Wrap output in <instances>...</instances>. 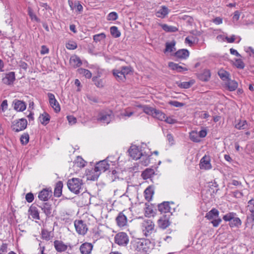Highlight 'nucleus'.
Listing matches in <instances>:
<instances>
[{"label":"nucleus","instance_id":"58836bf2","mask_svg":"<svg viewBox=\"0 0 254 254\" xmlns=\"http://www.w3.org/2000/svg\"><path fill=\"white\" fill-rule=\"evenodd\" d=\"M153 113L152 117L154 118H156L160 121H164V119H165V114L161 111L155 109Z\"/></svg>","mask_w":254,"mask_h":254},{"label":"nucleus","instance_id":"bb28decb","mask_svg":"<svg viewBox=\"0 0 254 254\" xmlns=\"http://www.w3.org/2000/svg\"><path fill=\"white\" fill-rule=\"evenodd\" d=\"M63 187V183L62 181H58L56 184L54 190V195L56 197H60L62 193V189Z\"/></svg>","mask_w":254,"mask_h":254},{"label":"nucleus","instance_id":"6e6d98bb","mask_svg":"<svg viewBox=\"0 0 254 254\" xmlns=\"http://www.w3.org/2000/svg\"><path fill=\"white\" fill-rule=\"evenodd\" d=\"M120 71H121L122 73H124L125 76L131 71L130 67L128 66H123L121 67Z\"/></svg>","mask_w":254,"mask_h":254},{"label":"nucleus","instance_id":"3c124183","mask_svg":"<svg viewBox=\"0 0 254 254\" xmlns=\"http://www.w3.org/2000/svg\"><path fill=\"white\" fill-rule=\"evenodd\" d=\"M143 108V111L145 113L149 115H151L152 116H153V112L155 109V108L147 106H145Z\"/></svg>","mask_w":254,"mask_h":254},{"label":"nucleus","instance_id":"69168bd1","mask_svg":"<svg viewBox=\"0 0 254 254\" xmlns=\"http://www.w3.org/2000/svg\"><path fill=\"white\" fill-rule=\"evenodd\" d=\"M7 100H4L1 104V109L2 111L4 112L7 109Z\"/></svg>","mask_w":254,"mask_h":254},{"label":"nucleus","instance_id":"6e6552de","mask_svg":"<svg viewBox=\"0 0 254 254\" xmlns=\"http://www.w3.org/2000/svg\"><path fill=\"white\" fill-rule=\"evenodd\" d=\"M128 242V237L125 232H119L115 235V242L119 246H126Z\"/></svg>","mask_w":254,"mask_h":254},{"label":"nucleus","instance_id":"a18cd8bd","mask_svg":"<svg viewBox=\"0 0 254 254\" xmlns=\"http://www.w3.org/2000/svg\"><path fill=\"white\" fill-rule=\"evenodd\" d=\"M29 140V135L28 133H23L20 137V142L22 145H26Z\"/></svg>","mask_w":254,"mask_h":254},{"label":"nucleus","instance_id":"ddd939ff","mask_svg":"<svg viewBox=\"0 0 254 254\" xmlns=\"http://www.w3.org/2000/svg\"><path fill=\"white\" fill-rule=\"evenodd\" d=\"M174 204L172 201H164L162 203L158 204V209L161 213H170V215H172V212L171 211V207L170 204Z\"/></svg>","mask_w":254,"mask_h":254},{"label":"nucleus","instance_id":"37998d69","mask_svg":"<svg viewBox=\"0 0 254 254\" xmlns=\"http://www.w3.org/2000/svg\"><path fill=\"white\" fill-rule=\"evenodd\" d=\"M51 232L48 231L46 229H43L41 232L42 238L46 241H49L51 239Z\"/></svg>","mask_w":254,"mask_h":254},{"label":"nucleus","instance_id":"7c9ffc66","mask_svg":"<svg viewBox=\"0 0 254 254\" xmlns=\"http://www.w3.org/2000/svg\"><path fill=\"white\" fill-rule=\"evenodd\" d=\"M218 75L223 81H227L230 79V73L222 68L218 71Z\"/></svg>","mask_w":254,"mask_h":254},{"label":"nucleus","instance_id":"9d476101","mask_svg":"<svg viewBox=\"0 0 254 254\" xmlns=\"http://www.w3.org/2000/svg\"><path fill=\"white\" fill-rule=\"evenodd\" d=\"M77 233L80 235H84L88 230L86 224L82 220H75L74 222Z\"/></svg>","mask_w":254,"mask_h":254},{"label":"nucleus","instance_id":"4c0bfd02","mask_svg":"<svg viewBox=\"0 0 254 254\" xmlns=\"http://www.w3.org/2000/svg\"><path fill=\"white\" fill-rule=\"evenodd\" d=\"M27 12L31 20H35L37 22H40V19L36 16L31 7H28Z\"/></svg>","mask_w":254,"mask_h":254},{"label":"nucleus","instance_id":"f3484780","mask_svg":"<svg viewBox=\"0 0 254 254\" xmlns=\"http://www.w3.org/2000/svg\"><path fill=\"white\" fill-rule=\"evenodd\" d=\"M128 151L130 157L135 160L139 159L142 156V153L136 145H131Z\"/></svg>","mask_w":254,"mask_h":254},{"label":"nucleus","instance_id":"e433bc0d","mask_svg":"<svg viewBox=\"0 0 254 254\" xmlns=\"http://www.w3.org/2000/svg\"><path fill=\"white\" fill-rule=\"evenodd\" d=\"M235 128L238 129H245L248 128L247 122L246 120H239V122L235 125Z\"/></svg>","mask_w":254,"mask_h":254},{"label":"nucleus","instance_id":"423d86ee","mask_svg":"<svg viewBox=\"0 0 254 254\" xmlns=\"http://www.w3.org/2000/svg\"><path fill=\"white\" fill-rule=\"evenodd\" d=\"M142 230L146 237L150 236L155 232L154 223L150 220H144L142 223Z\"/></svg>","mask_w":254,"mask_h":254},{"label":"nucleus","instance_id":"4d7b16f0","mask_svg":"<svg viewBox=\"0 0 254 254\" xmlns=\"http://www.w3.org/2000/svg\"><path fill=\"white\" fill-rule=\"evenodd\" d=\"M169 103L170 105L176 107H182L185 105L184 103L180 102L177 101H171Z\"/></svg>","mask_w":254,"mask_h":254},{"label":"nucleus","instance_id":"ea45409f","mask_svg":"<svg viewBox=\"0 0 254 254\" xmlns=\"http://www.w3.org/2000/svg\"><path fill=\"white\" fill-rule=\"evenodd\" d=\"M78 72L79 74H83L86 78H90L92 77V73L88 69L80 68L78 69Z\"/></svg>","mask_w":254,"mask_h":254},{"label":"nucleus","instance_id":"7ed1b4c3","mask_svg":"<svg viewBox=\"0 0 254 254\" xmlns=\"http://www.w3.org/2000/svg\"><path fill=\"white\" fill-rule=\"evenodd\" d=\"M83 185V181L79 178H73L69 179L67 183V186L69 190L75 194L80 193V190Z\"/></svg>","mask_w":254,"mask_h":254},{"label":"nucleus","instance_id":"680f3d73","mask_svg":"<svg viewBox=\"0 0 254 254\" xmlns=\"http://www.w3.org/2000/svg\"><path fill=\"white\" fill-rule=\"evenodd\" d=\"M67 119L70 125H74L76 122V118L73 116H67Z\"/></svg>","mask_w":254,"mask_h":254},{"label":"nucleus","instance_id":"603ef678","mask_svg":"<svg viewBox=\"0 0 254 254\" xmlns=\"http://www.w3.org/2000/svg\"><path fill=\"white\" fill-rule=\"evenodd\" d=\"M191 40L190 39L189 37H187L185 39V43L189 44L190 46L193 43H197L198 41V39L196 37L192 36L191 37Z\"/></svg>","mask_w":254,"mask_h":254},{"label":"nucleus","instance_id":"393cba45","mask_svg":"<svg viewBox=\"0 0 254 254\" xmlns=\"http://www.w3.org/2000/svg\"><path fill=\"white\" fill-rule=\"evenodd\" d=\"M169 12L168 7L163 5L161 6L160 9L156 12L155 15L157 17L164 18L168 15Z\"/></svg>","mask_w":254,"mask_h":254},{"label":"nucleus","instance_id":"cd10ccee","mask_svg":"<svg viewBox=\"0 0 254 254\" xmlns=\"http://www.w3.org/2000/svg\"><path fill=\"white\" fill-rule=\"evenodd\" d=\"M113 74L118 81L124 82L126 79V77L124 75V73H122L119 69H114L113 70Z\"/></svg>","mask_w":254,"mask_h":254},{"label":"nucleus","instance_id":"2eb2a0df","mask_svg":"<svg viewBox=\"0 0 254 254\" xmlns=\"http://www.w3.org/2000/svg\"><path fill=\"white\" fill-rule=\"evenodd\" d=\"M170 215L169 214L168 215L165 214L161 217L158 220V225L160 228L165 229L170 225Z\"/></svg>","mask_w":254,"mask_h":254},{"label":"nucleus","instance_id":"49530a36","mask_svg":"<svg viewBox=\"0 0 254 254\" xmlns=\"http://www.w3.org/2000/svg\"><path fill=\"white\" fill-rule=\"evenodd\" d=\"M106 38V35L104 33L96 34L93 36V40L97 43Z\"/></svg>","mask_w":254,"mask_h":254},{"label":"nucleus","instance_id":"09e8293b","mask_svg":"<svg viewBox=\"0 0 254 254\" xmlns=\"http://www.w3.org/2000/svg\"><path fill=\"white\" fill-rule=\"evenodd\" d=\"M234 64L237 68L239 69H243L245 66L244 63L240 59H235V62Z\"/></svg>","mask_w":254,"mask_h":254},{"label":"nucleus","instance_id":"5701e85b","mask_svg":"<svg viewBox=\"0 0 254 254\" xmlns=\"http://www.w3.org/2000/svg\"><path fill=\"white\" fill-rule=\"evenodd\" d=\"M169 67L173 70H176L178 72H182L184 71H188V69L186 67L180 65L174 62H169L168 63Z\"/></svg>","mask_w":254,"mask_h":254},{"label":"nucleus","instance_id":"412c9836","mask_svg":"<svg viewBox=\"0 0 254 254\" xmlns=\"http://www.w3.org/2000/svg\"><path fill=\"white\" fill-rule=\"evenodd\" d=\"M93 247L91 243L85 242L80 246L79 250L82 254H90L93 249Z\"/></svg>","mask_w":254,"mask_h":254},{"label":"nucleus","instance_id":"f257e3e1","mask_svg":"<svg viewBox=\"0 0 254 254\" xmlns=\"http://www.w3.org/2000/svg\"><path fill=\"white\" fill-rule=\"evenodd\" d=\"M109 159L110 157H108L105 160L100 161L96 164L94 168V171L96 173V174L91 176L90 180L92 181L96 180L102 172H104L109 170L110 165L109 163V162L113 163V165L115 164L116 161L110 160Z\"/></svg>","mask_w":254,"mask_h":254},{"label":"nucleus","instance_id":"774afa93","mask_svg":"<svg viewBox=\"0 0 254 254\" xmlns=\"http://www.w3.org/2000/svg\"><path fill=\"white\" fill-rule=\"evenodd\" d=\"M49 52V49L45 45H43L41 47V54L42 55H45L46 54H48Z\"/></svg>","mask_w":254,"mask_h":254},{"label":"nucleus","instance_id":"4be33fe9","mask_svg":"<svg viewBox=\"0 0 254 254\" xmlns=\"http://www.w3.org/2000/svg\"><path fill=\"white\" fill-rule=\"evenodd\" d=\"M189 51L185 49H180L174 54V56L179 59H186L189 56Z\"/></svg>","mask_w":254,"mask_h":254},{"label":"nucleus","instance_id":"dca6fc26","mask_svg":"<svg viewBox=\"0 0 254 254\" xmlns=\"http://www.w3.org/2000/svg\"><path fill=\"white\" fill-rule=\"evenodd\" d=\"M199 167L201 169L209 170L212 166L210 163V158L209 156L204 155L200 160Z\"/></svg>","mask_w":254,"mask_h":254},{"label":"nucleus","instance_id":"473e14b6","mask_svg":"<svg viewBox=\"0 0 254 254\" xmlns=\"http://www.w3.org/2000/svg\"><path fill=\"white\" fill-rule=\"evenodd\" d=\"M144 197L145 199L150 201L154 194L153 188L151 186L148 187L144 190Z\"/></svg>","mask_w":254,"mask_h":254},{"label":"nucleus","instance_id":"338daca9","mask_svg":"<svg viewBox=\"0 0 254 254\" xmlns=\"http://www.w3.org/2000/svg\"><path fill=\"white\" fill-rule=\"evenodd\" d=\"M240 13L241 12L238 10H236L234 12V15L232 18L233 21H237L239 19Z\"/></svg>","mask_w":254,"mask_h":254},{"label":"nucleus","instance_id":"2f4dec72","mask_svg":"<svg viewBox=\"0 0 254 254\" xmlns=\"http://www.w3.org/2000/svg\"><path fill=\"white\" fill-rule=\"evenodd\" d=\"M227 81V82L226 83V85L228 87L229 91H233L237 88L238 84L237 82H236L235 80H231L230 79Z\"/></svg>","mask_w":254,"mask_h":254},{"label":"nucleus","instance_id":"f704fd0d","mask_svg":"<svg viewBox=\"0 0 254 254\" xmlns=\"http://www.w3.org/2000/svg\"><path fill=\"white\" fill-rule=\"evenodd\" d=\"M161 27L163 30L167 32H175L178 31V29L177 27L168 25L166 24H162Z\"/></svg>","mask_w":254,"mask_h":254},{"label":"nucleus","instance_id":"39448f33","mask_svg":"<svg viewBox=\"0 0 254 254\" xmlns=\"http://www.w3.org/2000/svg\"><path fill=\"white\" fill-rule=\"evenodd\" d=\"M27 126V121L25 118L16 120L12 122L11 128L15 132L24 130Z\"/></svg>","mask_w":254,"mask_h":254},{"label":"nucleus","instance_id":"1a4fd4ad","mask_svg":"<svg viewBox=\"0 0 254 254\" xmlns=\"http://www.w3.org/2000/svg\"><path fill=\"white\" fill-rule=\"evenodd\" d=\"M15 74L13 71H10L8 73L2 74L1 81L3 84L11 86L15 80Z\"/></svg>","mask_w":254,"mask_h":254},{"label":"nucleus","instance_id":"c03bdc74","mask_svg":"<svg viewBox=\"0 0 254 254\" xmlns=\"http://www.w3.org/2000/svg\"><path fill=\"white\" fill-rule=\"evenodd\" d=\"M148 243L149 244L150 242H149V241L147 240H145L142 242H139V243H138L137 247L140 250H142L144 252H147L148 251V248L145 247L144 246H146Z\"/></svg>","mask_w":254,"mask_h":254},{"label":"nucleus","instance_id":"4468645a","mask_svg":"<svg viewBox=\"0 0 254 254\" xmlns=\"http://www.w3.org/2000/svg\"><path fill=\"white\" fill-rule=\"evenodd\" d=\"M54 246L56 250V251L58 253H62L65 252L68 246L65 245L62 241L61 240H55L54 242ZM69 247L70 249H71V247L69 245Z\"/></svg>","mask_w":254,"mask_h":254},{"label":"nucleus","instance_id":"a878e982","mask_svg":"<svg viewBox=\"0 0 254 254\" xmlns=\"http://www.w3.org/2000/svg\"><path fill=\"white\" fill-rule=\"evenodd\" d=\"M28 212L32 217L36 220H40L39 213L37 208L32 204L29 208Z\"/></svg>","mask_w":254,"mask_h":254},{"label":"nucleus","instance_id":"13d9d810","mask_svg":"<svg viewBox=\"0 0 254 254\" xmlns=\"http://www.w3.org/2000/svg\"><path fill=\"white\" fill-rule=\"evenodd\" d=\"M25 199L28 202H32L34 199L33 194L32 192L27 193L25 196Z\"/></svg>","mask_w":254,"mask_h":254},{"label":"nucleus","instance_id":"0eeeda50","mask_svg":"<svg viewBox=\"0 0 254 254\" xmlns=\"http://www.w3.org/2000/svg\"><path fill=\"white\" fill-rule=\"evenodd\" d=\"M113 118L114 115L111 110L103 111L99 113L97 121L108 124Z\"/></svg>","mask_w":254,"mask_h":254},{"label":"nucleus","instance_id":"9b49d317","mask_svg":"<svg viewBox=\"0 0 254 254\" xmlns=\"http://www.w3.org/2000/svg\"><path fill=\"white\" fill-rule=\"evenodd\" d=\"M43 212L45 213L46 217L50 218L54 216L53 214V207L52 204L48 202L42 203L41 205H38Z\"/></svg>","mask_w":254,"mask_h":254},{"label":"nucleus","instance_id":"79ce46f5","mask_svg":"<svg viewBox=\"0 0 254 254\" xmlns=\"http://www.w3.org/2000/svg\"><path fill=\"white\" fill-rule=\"evenodd\" d=\"M92 81L94 84L98 88H102L104 86V82L103 80L99 79L97 76H94L92 78Z\"/></svg>","mask_w":254,"mask_h":254},{"label":"nucleus","instance_id":"a19ab883","mask_svg":"<svg viewBox=\"0 0 254 254\" xmlns=\"http://www.w3.org/2000/svg\"><path fill=\"white\" fill-rule=\"evenodd\" d=\"M110 33L114 38H118L121 36V32L118 30V27L115 26L110 28Z\"/></svg>","mask_w":254,"mask_h":254},{"label":"nucleus","instance_id":"20e7f679","mask_svg":"<svg viewBox=\"0 0 254 254\" xmlns=\"http://www.w3.org/2000/svg\"><path fill=\"white\" fill-rule=\"evenodd\" d=\"M219 211L213 208L206 214L205 218L209 220H212L211 223L213 226L217 227L222 222V219L219 217Z\"/></svg>","mask_w":254,"mask_h":254},{"label":"nucleus","instance_id":"aec40b11","mask_svg":"<svg viewBox=\"0 0 254 254\" xmlns=\"http://www.w3.org/2000/svg\"><path fill=\"white\" fill-rule=\"evenodd\" d=\"M116 221L118 226L122 227L127 225V217L123 212H120L116 217Z\"/></svg>","mask_w":254,"mask_h":254},{"label":"nucleus","instance_id":"b1692460","mask_svg":"<svg viewBox=\"0 0 254 254\" xmlns=\"http://www.w3.org/2000/svg\"><path fill=\"white\" fill-rule=\"evenodd\" d=\"M211 73L209 70L204 69L202 73L197 74L198 79L202 81H208L210 78Z\"/></svg>","mask_w":254,"mask_h":254},{"label":"nucleus","instance_id":"72a5a7b5","mask_svg":"<svg viewBox=\"0 0 254 254\" xmlns=\"http://www.w3.org/2000/svg\"><path fill=\"white\" fill-rule=\"evenodd\" d=\"M176 45V42L173 40L171 42H167L165 44V49L164 52L165 53L166 52H172L176 50V48H175Z\"/></svg>","mask_w":254,"mask_h":254},{"label":"nucleus","instance_id":"8fccbe9b","mask_svg":"<svg viewBox=\"0 0 254 254\" xmlns=\"http://www.w3.org/2000/svg\"><path fill=\"white\" fill-rule=\"evenodd\" d=\"M193 81L192 80L188 82H183L178 85V86L182 88H189L193 84Z\"/></svg>","mask_w":254,"mask_h":254},{"label":"nucleus","instance_id":"a211bd4d","mask_svg":"<svg viewBox=\"0 0 254 254\" xmlns=\"http://www.w3.org/2000/svg\"><path fill=\"white\" fill-rule=\"evenodd\" d=\"M52 190L49 189H43L38 193V198L40 200L47 201L52 196Z\"/></svg>","mask_w":254,"mask_h":254},{"label":"nucleus","instance_id":"6ab92c4d","mask_svg":"<svg viewBox=\"0 0 254 254\" xmlns=\"http://www.w3.org/2000/svg\"><path fill=\"white\" fill-rule=\"evenodd\" d=\"M13 105L14 109L18 112H23L26 108V103L24 101L18 99L13 100Z\"/></svg>","mask_w":254,"mask_h":254},{"label":"nucleus","instance_id":"5fc2aeb1","mask_svg":"<svg viewBox=\"0 0 254 254\" xmlns=\"http://www.w3.org/2000/svg\"><path fill=\"white\" fill-rule=\"evenodd\" d=\"M190 140L194 142H198L200 141L199 137L195 132H191L190 133Z\"/></svg>","mask_w":254,"mask_h":254},{"label":"nucleus","instance_id":"0e129e2a","mask_svg":"<svg viewBox=\"0 0 254 254\" xmlns=\"http://www.w3.org/2000/svg\"><path fill=\"white\" fill-rule=\"evenodd\" d=\"M166 137L170 145H173L175 143L174 137L172 134L168 133L167 134Z\"/></svg>","mask_w":254,"mask_h":254},{"label":"nucleus","instance_id":"c756f323","mask_svg":"<svg viewBox=\"0 0 254 254\" xmlns=\"http://www.w3.org/2000/svg\"><path fill=\"white\" fill-rule=\"evenodd\" d=\"M70 63L74 67H79L82 64L80 58L76 55L72 56L70 58Z\"/></svg>","mask_w":254,"mask_h":254},{"label":"nucleus","instance_id":"c85d7f7f","mask_svg":"<svg viewBox=\"0 0 254 254\" xmlns=\"http://www.w3.org/2000/svg\"><path fill=\"white\" fill-rule=\"evenodd\" d=\"M50 118V116L47 112H44L40 115L39 120L41 124L46 126L49 123Z\"/></svg>","mask_w":254,"mask_h":254},{"label":"nucleus","instance_id":"864d4df0","mask_svg":"<svg viewBox=\"0 0 254 254\" xmlns=\"http://www.w3.org/2000/svg\"><path fill=\"white\" fill-rule=\"evenodd\" d=\"M118 18V15L117 12H111L108 14L107 16V19L110 21H114L117 19Z\"/></svg>","mask_w":254,"mask_h":254},{"label":"nucleus","instance_id":"f03ea898","mask_svg":"<svg viewBox=\"0 0 254 254\" xmlns=\"http://www.w3.org/2000/svg\"><path fill=\"white\" fill-rule=\"evenodd\" d=\"M222 218L225 221L229 222V225L231 228H239L242 225L241 220L235 212H229L224 215Z\"/></svg>","mask_w":254,"mask_h":254},{"label":"nucleus","instance_id":"f8f14e48","mask_svg":"<svg viewBox=\"0 0 254 254\" xmlns=\"http://www.w3.org/2000/svg\"><path fill=\"white\" fill-rule=\"evenodd\" d=\"M47 95L50 106L53 108L55 112H59L61 111V107L59 102L55 98V95L51 93H48Z\"/></svg>","mask_w":254,"mask_h":254},{"label":"nucleus","instance_id":"e2e57ef3","mask_svg":"<svg viewBox=\"0 0 254 254\" xmlns=\"http://www.w3.org/2000/svg\"><path fill=\"white\" fill-rule=\"evenodd\" d=\"M167 123L169 124H174L176 123V120L170 117H167L165 116V119H164Z\"/></svg>","mask_w":254,"mask_h":254},{"label":"nucleus","instance_id":"052dcab7","mask_svg":"<svg viewBox=\"0 0 254 254\" xmlns=\"http://www.w3.org/2000/svg\"><path fill=\"white\" fill-rule=\"evenodd\" d=\"M19 66L22 69H23L25 71H26L28 68V64L25 62L21 60L18 63Z\"/></svg>","mask_w":254,"mask_h":254},{"label":"nucleus","instance_id":"c9c22d12","mask_svg":"<svg viewBox=\"0 0 254 254\" xmlns=\"http://www.w3.org/2000/svg\"><path fill=\"white\" fill-rule=\"evenodd\" d=\"M154 174L153 169L147 168L142 172L141 176L143 179H147L151 177L152 175Z\"/></svg>","mask_w":254,"mask_h":254},{"label":"nucleus","instance_id":"de8ad7c7","mask_svg":"<svg viewBox=\"0 0 254 254\" xmlns=\"http://www.w3.org/2000/svg\"><path fill=\"white\" fill-rule=\"evenodd\" d=\"M86 162L80 156L77 157L75 161V164L78 167L82 168L85 166Z\"/></svg>","mask_w":254,"mask_h":254},{"label":"nucleus","instance_id":"bf43d9fd","mask_svg":"<svg viewBox=\"0 0 254 254\" xmlns=\"http://www.w3.org/2000/svg\"><path fill=\"white\" fill-rule=\"evenodd\" d=\"M74 7L75 8H76L77 10L80 12H82L83 11V6L81 4L80 1H75L74 3Z\"/></svg>","mask_w":254,"mask_h":254}]
</instances>
